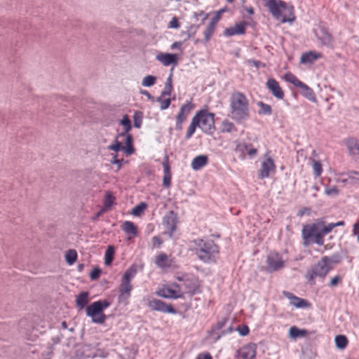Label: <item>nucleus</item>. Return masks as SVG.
I'll return each mask as SVG.
<instances>
[{"label": "nucleus", "mask_w": 359, "mask_h": 359, "mask_svg": "<svg viewBox=\"0 0 359 359\" xmlns=\"http://www.w3.org/2000/svg\"><path fill=\"white\" fill-rule=\"evenodd\" d=\"M230 116L237 123L250 118V106L247 97L241 92H233L230 97Z\"/></svg>", "instance_id": "nucleus-2"}, {"label": "nucleus", "mask_w": 359, "mask_h": 359, "mask_svg": "<svg viewBox=\"0 0 359 359\" xmlns=\"http://www.w3.org/2000/svg\"><path fill=\"white\" fill-rule=\"evenodd\" d=\"M341 278L339 276H336L331 279L330 285L332 287L335 286L339 283V281H341Z\"/></svg>", "instance_id": "nucleus-61"}, {"label": "nucleus", "mask_w": 359, "mask_h": 359, "mask_svg": "<svg viewBox=\"0 0 359 359\" xmlns=\"http://www.w3.org/2000/svg\"><path fill=\"white\" fill-rule=\"evenodd\" d=\"M248 23L245 21H242L236 24L233 27L226 28L224 31V34L226 36H232L237 34H244L245 33L246 27Z\"/></svg>", "instance_id": "nucleus-23"}, {"label": "nucleus", "mask_w": 359, "mask_h": 359, "mask_svg": "<svg viewBox=\"0 0 359 359\" xmlns=\"http://www.w3.org/2000/svg\"><path fill=\"white\" fill-rule=\"evenodd\" d=\"M263 1L265 2V6L268 8L273 17L277 20L281 18V22H292L294 20V16L293 15V14H292V18H286L285 16H282L280 9H287V5L285 1L282 0H279L278 1L276 0Z\"/></svg>", "instance_id": "nucleus-6"}, {"label": "nucleus", "mask_w": 359, "mask_h": 359, "mask_svg": "<svg viewBox=\"0 0 359 359\" xmlns=\"http://www.w3.org/2000/svg\"><path fill=\"white\" fill-rule=\"evenodd\" d=\"M156 77L152 75H148L145 76L142 82V85L145 87H150L155 84Z\"/></svg>", "instance_id": "nucleus-46"}, {"label": "nucleus", "mask_w": 359, "mask_h": 359, "mask_svg": "<svg viewBox=\"0 0 359 359\" xmlns=\"http://www.w3.org/2000/svg\"><path fill=\"white\" fill-rule=\"evenodd\" d=\"M115 197L111 194V192H107L104 201V208L105 210L111 208L112 205L114 203Z\"/></svg>", "instance_id": "nucleus-41"}, {"label": "nucleus", "mask_w": 359, "mask_h": 359, "mask_svg": "<svg viewBox=\"0 0 359 359\" xmlns=\"http://www.w3.org/2000/svg\"><path fill=\"white\" fill-rule=\"evenodd\" d=\"M101 274V270L99 268H95L90 274L91 280H97Z\"/></svg>", "instance_id": "nucleus-57"}, {"label": "nucleus", "mask_w": 359, "mask_h": 359, "mask_svg": "<svg viewBox=\"0 0 359 359\" xmlns=\"http://www.w3.org/2000/svg\"><path fill=\"white\" fill-rule=\"evenodd\" d=\"M226 8H221L219 11H217L214 17L211 19L210 22L208 25L205 32H204V37H205V41L208 42L215 32L216 25L217 22L221 20L222 15L226 12Z\"/></svg>", "instance_id": "nucleus-15"}, {"label": "nucleus", "mask_w": 359, "mask_h": 359, "mask_svg": "<svg viewBox=\"0 0 359 359\" xmlns=\"http://www.w3.org/2000/svg\"><path fill=\"white\" fill-rule=\"evenodd\" d=\"M191 250L205 264L215 263L219 257V246L212 239L204 237L191 241Z\"/></svg>", "instance_id": "nucleus-1"}, {"label": "nucleus", "mask_w": 359, "mask_h": 359, "mask_svg": "<svg viewBox=\"0 0 359 359\" xmlns=\"http://www.w3.org/2000/svg\"><path fill=\"white\" fill-rule=\"evenodd\" d=\"M152 242L154 246L160 247V245L162 244V240L158 236H154L152 238Z\"/></svg>", "instance_id": "nucleus-62"}, {"label": "nucleus", "mask_w": 359, "mask_h": 359, "mask_svg": "<svg viewBox=\"0 0 359 359\" xmlns=\"http://www.w3.org/2000/svg\"><path fill=\"white\" fill-rule=\"evenodd\" d=\"M236 330L241 336H245L250 332L249 327L247 325L238 326Z\"/></svg>", "instance_id": "nucleus-58"}, {"label": "nucleus", "mask_w": 359, "mask_h": 359, "mask_svg": "<svg viewBox=\"0 0 359 359\" xmlns=\"http://www.w3.org/2000/svg\"><path fill=\"white\" fill-rule=\"evenodd\" d=\"M136 274L137 267L135 265H132L123 275L118 290V302L119 303L128 304V300L131 295V291L133 290L131 281Z\"/></svg>", "instance_id": "nucleus-3"}, {"label": "nucleus", "mask_w": 359, "mask_h": 359, "mask_svg": "<svg viewBox=\"0 0 359 359\" xmlns=\"http://www.w3.org/2000/svg\"><path fill=\"white\" fill-rule=\"evenodd\" d=\"M126 144L124 151L126 152L127 154H132L134 153L135 149L133 145V137L130 134H126Z\"/></svg>", "instance_id": "nucleus-38"}, {"label": "nucleus", "mask_w": 359, "mask_h": 359, "mask_svg": "<svg viewBox=\"0 0 359 359\" xmlns=\"http://www.w3.org/2000/svg\"><path fill=\"white\" fill-rule=\"evenodd\" d=\"M198 121V128L203 133L212 135L215 130V114L209 112L208 109L198 111L194 116Z\"/></svg>", "instance_id": "nucleus-5"}, {"label": "nucleus", "mask_w": 359, "mask_h": 359, "mask_svg": "<svg viewBox=\"0 0 359 359\" xmlns=\"http://www.w3.org/2000/svg\"><path fill=\"white\" fill-rule=\"evenodd\" d=\"M276 168L274 161L271 157L266 158L261 164L259 177L260 179L268 178L270 173L275 172Z\"/></svg>", "instance_id": "nucleus-17"}, {"label": "nucleus", "mask_w": 359, "mask_h": 359, "mask_svg": "<svg viewBox=\"0 0 359 359\" xmlns=\"http://www.w3.org/2000/svg\"><path fill=\"white\" fill-rule=\"evenodd\" d=\"M118 135L116 137V138L115 139L114 143H112L111 144H110L109 146H108V149L109 150H111V151H114L116 152H118L120 150H124L125 149V147H123L122 145V143L121 142L118 141Z\"/></svg>", "instance_id": "nucleus-45"}, {"label": "nucleus", "mask_w": 359, "mask_h": 359, "mask_svg": "<svg viewBox=\"0 0 359 359\" xmlns=\"http://www.w3.org/2000/svg\"><path fill=\"white\" fill-rule=\"evenodd\" d=\"M196 128H198V121H196V118L194 119V118L193 117L191 119V124L188 127V129H187V131L186 133L185 138L187 140L190 139L193 136V135L194 134V133L196 131Z\"/></svg>", "instance_id": "nucleus-39"}, {"label": "nucleus", "mask_w": 359, "mask_h": 359, "mask_svg": "<svg viewBox=\"0 0 359 359\" xmlns=\"http://www.w3.org/2000/svg\"><path fill=\"white\" fill-rule=\"evenodd\" d=\"M289 334L290 337L297 339L305 337L306 334H307V331L304 329H299L296 326H292L290 328Z\"/></svg>", "instance_id": "nucleus-31"}, {"label": "nucleus", "mask_w": 359, "mask_h": 359, "mask_svg": "<svg viewBox=\"0 0 359 359\" xmlns=\"http://www.w3.org/2000/svg\"><path fill=\"white\" fill-rule=\"evenodd\" d=\"M299 88L302 90L301 93L304 97L313 102H317L314 91L309 86L303 83L302 86H300Z\"/></svg>", "instance_id": "nucleus-27"}, {"label": "nucleus", "mask_w": 359, "mask_h": 359, "mask_svg": "<svg viewBox=\"0 0 359 359\" xmlns=\"http://www.w3.org/2000/svg\"><path fill=\"white\" fill-rule=\"evenodd\" d=\"M266 86L276 99L283 100L284 98V92L275 79L269 78L266 83Z\"/></svg>", "instance_id": "nucleus-18"}, {"label": "nucleus", "mask_w": 359, "mask_h": 359, "mask_svg": "<svg viewBox=\"0 0 359 359\" xmlns=\"http://www.w3.org/2000/svg\"><path fill=\"white\" fill-rule=\"evenodd\" d=\"M177 280L183 282L182 287L185 290V293L188 294L189 296H193L201 292V283L197 277L194 276H184L178 277Z\"/></svg>", "instance_id": "nucleus-8"}, {"label": "nucleus", "mask_w": 359, "mask_h": 359, "mask_svg": "<svg viewBox=\"0 0 359 359\" xmlns=\"http://www.w3.org/2000/svg\"><path fill=\"white\" fill-rule=\"evenodd\" d=\"M163 97L159 96L157 97L156 100L157 102L161 103L160 109L161 110H165L168 109L170 104L171 100L170 98L163 99Z\"/></svg>", "instance_id": "nucleus-50"}, {"label": "nucleus", "mask_w": 359, "mask_h": 359, "mask_svg": "<svg viewBox=\"0 0 359 359\" xmlns=\"http://www.w3.org/2000/svg\"><path fill=\"white\" fill-rule=\"evenodd\" d=\"M105 209L104 208H102L101 210H100L92 218V219L93 221H95L97 220L100 216H102L103 215V213L105 212Z\"/></svg>", "instance_id": "nucleus-64"}, {"label": "nucleus", "mask_w": 359, "mask_h": 359, "mask_svg": "<svg viewBox=\"0 0 359 359\" xmlns=\"http://www.w3.org/2000/svg\"><path fill=\"white\" fill-rule=\"evenodd\" d=\"M114 252H115L114 248L113 245L108 246L107 249L105 251V255H104V259H105L104 262H105L106 265H109L112 262L113 259H114Z\"/></svg>", "instance_id": "nucleus-40"}, {"label": "nucleus", "mask_w": 359, "mask_h": 359, "mask_svg": "<svg viewBox=\"0 0 359 359\" xmlns=\"http://www.w3.org/2000/svg\"><path fill=\"white\" fill-rule=\"evenodd\" d=\"M134 126L137 128H140L142 123V115L140 111H135L134 114Z\"/></svg>", "instance_id": "nucleus-51"}, {"label": "nucleus", "mask_w": 359, "mask_h": 359, "mask_svg": "<svg viewBox=\"0 0 359 359\" xmlns=\"http://www.w3.org/2000/svg\"><path fill=\"white\" fill-rule=\"evenodd\" d=\"M323 258H327V264H329L330 262L334 264H338L341 262V257L339 254L335 253L330 257H323Z\"/></svg>", "instance_id": "nucleus-52"}, {"label": "nucleus", "mask_w": 359, "mask_h": 359, "mask_svg": "<svg viewBox=\"0 0 359 359\" xmlns=\"http://www.w3.org/2000/svg\"><path fill=\"white\" fill-rule=\"evenodd\" d=\"M284 78L287 82L293 84L295 87L299 88L302 86L303 82L291 72L286 73Z\"/></svg>", "instance_id": "nucleus-34"}, {"label": "nucleus", "mask_w": 359, "mask_h": 359, "mask_svg": "<svg viewBox=\"0 0 359 359\" xmlns=\"http://www.w3.org/2000/svg\"><path fill=\"white\" fill-rule=\"evenodd\" d=\"M178 216L173 210L168 211L163 218V224L169 237H172L177 229Z\"/></svg>", "instance_id": "nucleus-10"}, {"label": "nucleus", "mask_w": 359, "mask_h": 359, "mask_svg": "<svg viewBox=\"0 0 359 359\" xmlns=\"http://www.w3.org/2000/svg\"><path fill=\"white\" fill-rule=\"evenodd\" d=\"M324 236L325 235L320 231H318L315 236L312 238L311 243H316L317 245L321 246L324 244Z\"/></svg>", "instance_id": "nucleus-49"}, {"label": "nucleus", "mask_w": 359, "mask_h": 359, "mask_svg": "<svg viewBox=\"0 0 359 359\" xmlns=\"http://www.w3.org/2000/svg\"><path fill=\"white\" fill-rule=\"evenodd\" d=\"M110 306L107 300H99L93 302L86 308V315L91 318L92 322L96 324H103L106 320L104 310Z\"/></svg>", "instance_id": "nucleus-4"}, {"label": "nucleus", "mask_w": 359, "mask_h": 359, "mask_svg": "<svg viewBox=\"0 0 359 359\" xmlns=\"http://www.w3.org/2000/svg\"><path fill=\"white\" fill-rule=\"evenodd\" d=\"M156 60L161 62L164 66H169L172 64L177 65V56L172 53H160L156 55Z\"/></svg>", "instance_id": "nucleus-24"}, {"label": "nucleus", "mask_w": 359, "mask_h": 359, "mask_svg": "<svg viewBox=\"0 0 359 359\" xmlns=\"http://www.w3.org/2000/svg\"><path fill=\"white\" fill-rule=\"evenodd\" d=\"M169 28L177 29L180 27V23L178 19L176 17H173L169 22Z\"/></svg>", "instance_id": "nucleus-60"}, {"label": "nucleus", "mask_w": 359, "mask_h": 359, "mask_svg": "<svg viewBox=\"0 0 359 359\" xmlns=\"http://www.w3.org/2000/svg\"><path fill=\"white\" fill-rule=\"evenodd\" d=\"M256 355L255 344H248L241 348L236 355V359H253Z\"/></svg>", "instance_id": "nucleus-22"}, {"label": "nucleus", "mask_w": 359, "mask_h": 359, "mask_svg": "<svg viewBox=\"0 0 359 359\" xmlns=\"http://www.w3.org/2000/svg\"><path fill=\"white\" fill-rule=\"evenodd\" d=\"M327 258H322L312 266L311 273H307L306 278L311 285L315 284L314 279L316 277L324 278L332 269V267L327 264Z\"/></svg>", "instance_id": "nucleus-7"}, {"label": "nucleus", "mask_w": 359, "mask_h": 359, "mask_svg": "<svg viewBox=\"0 0 359 359\" xmlns=\"http://www.w3.org/2000/svg\"><path fill=\"white\" fill-rule=\"evenodd\" d=\"M122 230L127 234H130L133 237L137 236L138 233L137 226L130 221H126L121 226Z\"/></svg>", "instance_id": "nucleus-28"}, {"label": "nucleus", "mask_w": 359, "mask_h": 359, "mask_svg": "<svg viewBox=\"0 0 359 359\" xmlns=\"http://www.w3.org/2000/svg\"><path fill=\"white\" fill-rule=\"evenodd\" d=\"M235 151L239 154V157L241 159H245L246 155L250 158H253L257 155L258 149L252 143L243 141L236 144Z\"/></svg>", "instance_id": "nucleus-9"}, {"label": "nucleus", "mask_w": 359, "mask_h": 359, "mask_svg": "<svg viewBox=\"0 0 359 359\" xmlns=\"http://www.w3.org/2000/svg\"><path fill=\"white\" fill-rule=\"evenodd\" d=\"M147 306L151 311H159L164 313H177V311L174 309L171 304H167L158 299L153 298L149 299Z\"/></svg>", "instance_id": "nucleus-11"}, {"label": "nucleus", "mask_w": 359, "mask_h": 359, "mask_svg": "<svg viewBox=\"0 0 359 359\" xmlns=\"http://www.w3.org/2000/svg\"><path fill=\"white\" fill-rule=\"evenodd\" d=\"M197 359H212V358L209 353H204L199 354Z\"/></svg>", "instance_id": "nucleus-63"}, {"label": "nucleus", "mask_w": 359, "mask_h": 359, "mask_svg": "<svg viewBox=\"0 0 359 359\" xmlns=\"http://www.w3.org/2000/svg\"><path fill=\"white\" fill-rule=\"evenodd\" d=\"M156 264L160 268H168L170 264H168V256L165 253H161L156 257Z\"/></svg>", "instance_id": "nucleus-36"}, {"label": "nucleus", "mask_w": 359, "mask_h": 359, "mask_svg": "<svg viewBox=\"0 0 359 359\" xmlns=\"http://www.w3.org/2000/svg\"><path fill=\"white\" fill-rule=\"evenodd\" d=\"M267 265L270 271H276L284 267L285 262L278 252H271L267 257Z\"/></svg>", "instance_id": "nucleus-16"}, {"label": "nucleus", "mask_w": 359, "mask_h": 359, "mask_svg": "<svg viewBox=\"0 0 359 359\" xmlns=\"http://www.w3.org/2000/svg\"><path fill=\"white\" fill-rule=\"evenodd\" d=\"M66 262L72 265L77 259V252L75 250H69L65 255Z\"/></svg>", "instance_id": "nucleus-42"}, {"label": "nucleus", "mask_w": 359, "mask_h": 359, "mask_svg": "<svg viewBox=\"0 0 359 359\" xmlns=\"http://www.w3.org/2000/svg\"><path fill=\"white\" fill-rule=\"evenodd\" d=\"M147 203L142 202L133 208L132 214L135 216H140L141 213L147 208Z\"/></svg>", "instance_id": "nucleus-47"}, {"label": "nucleus", "mask_w": 359, "mask_h": 359, "mask_svg": "<svg viewBox=\"0 0 359 359\" xmlns=\"http://www.w3.org/2000/svg\"><path fill=\"white\" fill-rule=\"evenodd\" d=\"M315 34L322 46L333 48V37L326 27L320 26L315 30Z\"/></svg>", "instance_id": "nucleus-13"}, {"label": "nucleus", "mask_w": 359, "mask_h": 359, "mask_svg": "<svg viewBox=\"0 0 359 359\" xmlns=\"http://www.w3.org/2000/svg\"><path fill=\"white\" fill-rule=\"evenodd\" d=\"M351 185H359V172L350 170L346 173Z\"/></svg>", "instance_id": "nucleus-43"}, {"label": "nucleus", "mask_w": 359, "mask_h": 359, "mask_svg": "<svg viewBox=\"0 0 359 359\" xmlns=\"http://www.w3.org/2000/svg\"><path fill=\"white\" fill-rule=\"evenodd\" d=\"M321 57V53L314 51H309L302 55L300 62L302 64H312L316 60Z\"/></svg>", "instance_id": "nucleus-25"}, {"label": "nucleus", "mask_w": 359, "mask_h": 359, "mask_svg": "<svg viewBox=\"0 0 359 359\" xmlns=\"http://www.w3.org/2000/svg\"><path fill=\"white\" fill-rule=\"evenodd\" d=\"M257 105L259 107V109L258 111L259 114L269 116L272 114V109L269 104L260 101L257 103Z\"/></svg>", "instance_id": "nucleus-37"}, {"label": "nucleus", "mask_w": 359, "mask_h": 359, "mask_svg": "<svg viewBox=\"0 0 359 359\" xmlns=\"http://www.w3.org/2000/svg\"><path fill=\"white\" fill-rule=\"evenodd\" d=\"M156 294L165 299H180L184 298V294L173 290L168 286H164L156 291Z\"/></svg>", "instance_id": "nucleus-20"}, {"label": "nucleus", "mask_w": 359, "mask_h": 359, "mask_svg": "<svg viewBox=\"0 0 359 359\" xmlns=\"http://www.w3.org/2000/svg\"><path fill=\"white\" fill-rule=\"evenodd\" d=\"M348 147L353 154L359 155V140H351L348 142Z\"/></svg>", "instance_id": "nucleus-44"}, {"label": "nucleus", "mask_w": 359, "mask_h": 359, "mask_svg": "<svg viewBox=\"0 0 359 359\" xmlns=\"http://www.w3.org/2000/svg\"><path fill=\"white\" fill-rule=\"evenodd\" d=\"M336 346L341 350L344 349L348 345V339L345 335L339 334L334 339Z\"/></svg>", "instance_id": "nucleus-35"}, {"label": "nucleus", "mask_w": 359, "mask_h": 359, "mask_svg": "<svg viewBox=\"0 0 359 359\" xmlns=\"http://www.w3.org/2000/svg\"><path fill=\"white\" fill-rule=\"evenodd\" d=\"M194 108V104L191 102H187L183 104L179 111L176 117L175 130H182V124L187 121L191 109Z\"/></svg>", "instance_id": "nucleus-14"}, {"label": "nucleus", "mask_w": 359, "mask_h": 359, "mask_svg": "<svg viewBox=\"0 0 359 359\" xmlns=\"http://www.w3.org/2000/svg\"><path fill=\"white\" fill-rule=\"evenodd\" d=\"M123 161H124L123 158L118 159L117 155L115 154L113 156V158L111 160V163L117 165V170H120Z\"/></svg>", "instance_id": "nucleus-55"}, {"label": "nucleus", "mask_w": 359, "mask_h": 359, "mask_svg": "<svg viewBox=\"0 0 359 359\" xmlns=\"http://www.w3.org/2000/svg\"><path fill=\"white\" fill-rule=\"evenodd\" d=\"M208 163V158L205 155L196 156L191 162V168L194 170H198L206 165Z\"/></svg>", "instance_id": "nucleus-26"}, {"label": "nucleus", "mask_w": 359, "mask_h": 359, "mask_svg": "<svg viewBox=\"0 0 359 359\" xmlns=\"http://www.w3.org/2000/svg\"><path fill=\"white\" fill-rule=\"evenodd\" d=\"M283 295L290 301V304L296 308L304 309L311 305L307 300L298 297L290 292L284 291Z\"/></svg>", "instance_id": "nucleus-21"}, {"label": "nucleus", "mask_w": 359, "mask_h": 359, "mask_svg": "<svg viewBox=\"0 0 359 359\" xmlns=\"http://www.w3.org/2000/svg\"><path fill=\"white\" fill-rule=\"evenodd\" d=\"M88 292H80L76 299V306L81 309H83L88 302Z\"/></svg>", "instance_id": "nucleus-29"}, {"label": "nucleus", "mask_w": 359, "mask_h": 359, "mask_svg": "<svg viewBox=\"0 0 359 359\" xmlns=\"http://www.w3.org/2000/svg\"><path fill=\"white\" fill-rule=\"evenodd\" d=\"M318 231V228L316 224L304 226L302 229V238L304 245H309L311 243L312 238Z\"/></svg>", "instance_id": "nucleus-19"}, {"label": "nucleus", "mask_w": 359, "mask_h": 359, "mask_svg": "<svg viewBox=\"0 0 359 359\" xmlns=\"http://www.w3.org/2000/svg\"><path fill=\"white\" fill-rule=\"evenodd\" d=\"M200 25H191V26L189 27L188 30L187 32V39H190L191 37L194 36L196 34Z\"/></svg>", "instance_id": "nucleus-53"}, {"label": "nucleus", "mask_w": 359, "mask_h": 359, "mask_svg": "<svg viewBox=\"0 0 359 359\" xmlns=\"http://www.w3.org/2000/svg\"><path fill=\"white\" fill-rule=\"evenodd\" d=\"M121 124L124 127V131L118 134V137H125L131 130V121L127 115H125L121 121Z\"/></svg>", "instance_id": "nucleus-32"}, {"label": "nucleus", "mask_w": 359, "mask_h": 359, "mask_svg": "<svg viewBox=\"0 0 359 359\" xmlns=\"http://www.w3.org/2000/svg\"><path fill=\"white\" fill-rule=\"evenodd\" d=\"M172 89H173L172 86L165 84L164 89L161 92V97H164L165 95L170 96L172 93Z\"/></svg>", "instance_id": "nucleus-56"}, {"label": "nucleus", "mask_w": 359, "mask_h": 359, "mask_svg": "<svg viewBox=\"0 0 359 359\" xmlns=\"http://www.w3.org/2000/svg\"><path fill=\"white\" fill-rule=\"evenodd\" d=\"M312 168L316 177L321 175L323 172L322 164L320 161L313 160Z\"/></svg>", "instance_id": "nucleus-48"}, {"label": "nucleus", "mask_w": 359, "mask_h": 359, "mask_svg": "<svg viewBox=\"0 0 359 359\" xmlns=\"http://www.w3.org/2000/svg\"><path fill=\"white\" fill-rule=\"evenodd\" d=\"M339 189L335 186H333L330 188H326L325 191V194L327 196H336L339 194Z\"/></svg>", "instance_id": "nucleus-54"}, {"label": "nucleus", "mask_w": 359, "mask_h": 359, "mask_svg": "<svg viewBox=\"0 0 359 359\" xmlns=\"http://www.w3.org/2000/svg\"><path fill=\"white\" fill-rule=\"evenodd\" d=\"M221 130L222 133H233L237 131V128L235 126L234 123L229 121L227 119H225L222 121L221 126Z\"/></svg>", "instance_id": "nucleus-33"}, {"label": "nucleus", "mask_w": 359, "mask_h": 359, "mask_svg": "<svg viewBox=\"0 0 359 359\" xmlns=\"http://www.w3.org/2000/svg\"><path fill=\"white\" fill-rule=\"evenodd\" d=\"M163 170H164V176H163V187L168 188L171 185V173L170 170V166L168 163H163Z\"/></svg>", "instance_id": "nucleus-30"}, {"label": "nucleus", "mask_w": 359, "mask_h": 359, "mask_svg": "<svg viewBox=\"0 0 359 359\" xmlns=\"http://www.w3.org/2000/svg\"><path fill=\"white\" fill-rule=\"evenodd\" d=\"M228 321L229 318H222L209 332V334L211 335L216 334L215 339V341H219L222 336L230 334L233 332L232 325H230L226 330H222L225 327Z\"/></svg>", "instance_id": "nucleus-12"}, {"label": "nucleus", "mask_w": 359, "mask_h": 359, "mask_svg": "<svg viewBox=\"0 0 359 359\" xmlns=\"http://www.w3.org/2000/svg\"><path fill=\"white\" fill-rule=\"evenodd\" d=\"M334 228V225H333V223H330L327 226H325L320 231L325 236L330 232L332 231V230Z\"/></svg>", "instance_id": "nucleus-59"}]
</instances>
